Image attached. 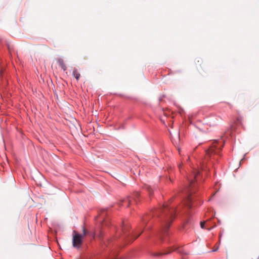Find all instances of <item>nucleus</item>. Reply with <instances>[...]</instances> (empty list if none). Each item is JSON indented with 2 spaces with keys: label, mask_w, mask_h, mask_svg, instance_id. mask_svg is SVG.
<instances>
[{
  "label": "nucleus",
  "mask_w": 259,
  "mask_h": 259,
  "mask_svg": "<svg viewBox=\"0 0 259 259\" xmlns=\"http://www.w3.org/2000/svg\"><path fill=\"white\" fill-rule=\"evenodd\" d=\"M172 199H170L168 202L163 204L159 208L155 209L149 214L144 215L142 218V225H145V231L151 228L152 222L149 225H147L151 219H158L160 222L159 230L153 234L155 238L160 241H163L164 237L168 236V229L175 219L176 212L183 209L180 206L176 208L175 205H171Z\"/></svg>",
  "instance_id": "f03ea898"
},
{
  "label": "nucleus",
  "mask_w": 259,
  "mask_h": 259,
  "mask_svg": "<svg viewBox=\"0 0 259 259\" xmlns=\"http://www.w3.org/2000/svg\"><path fill=\"white\" fill-rule=\"evenodd\" d=\"M172 199H170L168 202L163 204L159 208L155 209L149 214L144 215L142 218V225H145V231L151 228L152 222L149 225H147L151 219H158L160 222L159 230L153 234L155 238L160 241H163L164 237L168 236V229L175 219L176 212L183 209L180 206L176 208L175 205H171Z\"/></svg>",
  "instance_id": "f257e3e1"
},
{
  "label": "nucleus",
  "mask_w": 259,
  "mask_h": 259,
  "mask_svg": "<svg viewBox=\"0 0 259 259\" xmlns=\"http://www.w3.org/2000/svg\"><path fill=\"white\" fill-rule=\"evenodd\" d=\"M200 226H201V228L204 229V226H205V222H201Z\"/></svg>",
  "instance_id": "ddd939ff"
},
{
  "label": "nucleus",
  "mask_w": 259,
  "mask_h": 259,
  "mask_svg": "<svg viewBox=\"0 0 259 259\" xmlns=\"http://www.w3.org/2000/svg\"><path fill=\"white\" fill-rule=\"evenodd\" d=\"M95 234L93 235V237H95Z\"/></svg>",
  "instance_id": "f3484780"
},
{
  "label": "nucleus",
  "mask_w": 259,
  "mask_h": 259,
  "mask_svg": "<svg viewBox=\"0 0 259 259\" xmlns=\"http://www.w3.org/2000/svg\"><path fill=\"white\" fill-rule=\"evenodd\" d=\"M130 227L129 226L125 225L124 223H122L121 231L117 232L115 236L114 237L111 239H106V242L104 240V233L102 231H100V233L98 235V237L100 239L103 240V243L106 246H109L110 243L115 242L118 239L121 241L124 240L127 243H130V242L137 238L142 233V232H141L140 233L137 235L135 233H131L130 231Z\"/></svg>",
  "instance_id": "39448f33"
},
{
  "label": "nucleus",
  "mask_w": 259,
  "mask_h": 259,
  "mask_svg": "<svg viewBox=\"0 0 259 259\" xmlns=\"http://www.w3.org/2000/svg\"><path fill=\"white\" fill-rule=\"evenodd\" d=\"M200 177V170L192 168L191 174L187 177V183L186 185V196L182 203L179 205L182 208L190 209L192 207V194L195 192V187L199 178Z\"/></svg>",
  "instance_id": "7ed1b4c3"
},
{
  "label": "nucleus",
  "mask_w": 259,
  "mask_h": 259,
  "mask_svg": "<svg viewBox=\"0 0 259 259\" xmlns=\"http://www.w3.org/2000/svg\"><path fill=\"white\" fill-rule=\"evenodd\" d=\"M178 251L179 252V253H180L182 255V259H185L184 256V254L187 255L188 254V253L185 252L182 249H181V248L178 249Z\"/></svg>",
  "instance_id": "f8f14e48"
},
{
  "label": "nucleus",
  "mask_w": 259,
  "mask_h": 259,
  "mask_svg": "<svg viewBox=\"0 0 259 259\" xmlns=\"http://www.w3.org/2000/svg\"><path fill=\"white\" fill-rule=\"evenodd\" d=\"M56 60H57V62L58 64H59V66L61 67L62 69H63V71H66L67 70V67L66 66V65L64 62L63 59L61 58H57L56 59Z\"/></svg>",
  "instance_id": "1a4fd4ad"
},
{
  "label": "nucleus",
  "mask_w": 259,
  "mask_h": 259,
  "mask_svg": "<svg viewBox=\"0 0 259 259\" xmlns=\"http://www.w3.org/2000/svg\"><path fill=\"white\" fill-rule=\"evenodd\" d=\"M179 169H180V171L181 172V170H181V164H180V165H179Z\"/></svg>",
  "instance_id": "dca6fc26"
},
{
  "label": "nucleus",
  "mask_w": 259,
  "mask_h": 259,
  "mask_svg": "<svg viewBox=\"0 0 259 259\" xmlns=\"http://www.w3.org/2000/svg\"><path fill=\"white\" fill-rule=\"evenodd\" d=\"M72 75L76 78L77 80H78L80 77V73L77 71V69L74 68L73 72H72Z\"/></svg>",
  "instance_id": "9d476101"
},
{
  "label": "nucleus",
  "mask_w": 259,
  "mask_h": 259,
  "mask_svg": "<svg viewBox=\"0 0 259 259\" xmlns=\"http://www.w3.org/2000/svg\"><path fill=\"white\" fill-rule=\"evenodd\" d=\"M148 191H149L150 194H151L152 191V188H149Z\"/></svg>",
  "instance_id": "2eb2a0df"
},
{
  "label": "nucleus",
  "mask_w": 259,
  "mask_h": 259,
  "mask_svg": "<svg viewBox=\"0 0 259 259\" xmlns=\"http://www.w3.org/2000/svg\"><path fill=\"white\" fill-rule=\"evenodd\" d=\"M224 144V141L222 139L215 140L209 148L206 150L205 158L200 162L202 170L206 173L207 169H209L210 166L213 165V160H218V157L221 156L220 152Z\"/></svg>",
  "instance_id": "20e7f679"
},
{
  "label": "nucleus",
  "mask_w": 259,
  "mask_h": 259,
  "mask_svg": "<svg viewBox=\"0 0 259 259\" xmlns=\"http://www.w3.org/2000/svg\"><path fill=\"white\" fill-rule=\"evenodd\" d=\"M140 194L138 192H135L133 193L132 196H129L125 199L122 200V202L119 204L120 205L125 206L127 207L132 205V202L134 201L137 203V201L140 197Z\"/></svg>",
  "instance_id": "0eeeda50"
},
{
  "label": "nucleus",
  "mask_w": 259,
  "mask_h": 259,
  "mask_svg": "<svg viewBox=\"0 0 259 259\" xmlns=\"http://www.w3.org/2000/svg\"><path fill=\"white\" fill-rule=\"evenodd\" d=\"M89 232L82 226V234H80L74 231L73 233L72 244L74 247L79 248L82 243V238L88 235Z\"/></svg>",
  "instance_id": "423d86ee"
},
{
  "label": "nucleus",
  "mask_w": 259,
  "mask_h": 259,
  "mask_svg": "<svg viewBox=\"0 0 259 259\" xmlns=\"http://www.w3.org/2000/svg\"><path fill=\"white\" fill-rule=\"evenodd\" d=\"M191 222V219L189 218L188 219L187 221L184 223V226H186V225L188 224L189 223H190Z\"/></svg>",
  "instance_id": "4468645a"
},
{
  "label": "nucleus",
  "mask_w": 259,
  "mask_h": 259,
  "mask_svg": "<svg viewBox=\"0 0 259 259\" xmlns=\"http://www.w3.org/2000/svg\"><path fill=\"white\" fill-rule=\"evenodd\" d=\"M172 250H171V251H172ZM170 252V251H166V252H157V253H155L154 254V255L155 256H157V257H159V256H160L162 255H164V254H168L169 252Z\"/></svg>",
  "instance_id": "9b49d317"
},
{
  "label": "nucleus",
  "mask_w": 259,
  "mask_h": 259,
  "mask_svg": "<svg viewBox=\"0 0 259 259\" xmlns=\"http://www.w3.org/2000/svg\"><path fill=\"white\" fill-rule=\"evenodd\" d=\"M222 120V118L219 116L211 115L208 117V123L210 126H215L218 124Z\"/></svg>",
  "instance_id": "6e6552de"
},
{
  "label": "nucleus",
  "mask_w": 259,
  "mask_h": 259,
  "mask_svg": "<svg viewBox=\"0 0 259 259\" xmlns=\"http://www.w3.org/2000/svg\"><path fill=\"white\" fill-rule=\"evenodd\" d=\"M189 157H187V160H188V159H189Z\"/></svg>",
  "instance_id": "a211bd4d"
}]
</instances>
